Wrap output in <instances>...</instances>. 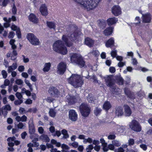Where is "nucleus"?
Here are the masks:
<instances>
[{
	"instance_id": "f257e3e1",
	"label": "nucleus",
	"mask_w": 152,
	"mask_h": 152,
	"mask_svg": "<svg viewBox=\"0 0 152 152\" xmlns=\"http://www.w3.org/2000/svg\"><path fill=\"white\" fill-rule=\"evenodd\" d=\"M53 50L62 55H65L67 53V49L61 40L56 41L53 45Z\"/></svg>"
},
{
	"instance_id": "f03ea898",
	"label": "nucleus",
	"mask_w": 152,
	"mask_h": 152,
	"mask_svg": "<svg viewBox=\"0 0 152 152\" xmlns=\"http://www.w3.org/2000/svg\"><path fill=\"white\" fill-rule=\"evenodd\" d=\"M69 82L75 88L81 86L84 83V80L80 75L72 74L68 79Z\"/></svg>"
},
{
	"instance_id": "7ed1b4c3",
	"label": "nucleus",
	"mask_w": 152,
	"mask_h": 152,
	"mask_svg": "<svg viewBox=\"0 0 152 152\" xmlns=\"http://www.w3.org/2000/svg\"><path fill=\"white\" fill-rule=\"evenodd\" d=\"M72 63L77 64L80 68H82L85 65V62L81 56L77 53H72L70 56Z\"/></svg>"
},
{
	"instance_id": "20e7f679",
	"label": "nucleus",
	"mask_w": 152,
	"mask_h": 152,
	"mask_svg": "<svg viewBox=\"0 0 152 152\" xmlns=\"http://www.w3.org/2000/svg\"><path fill=\"white\" fill-rule=\"evenodd\" d=\"M79 110L81 115L85 118L88 116L91 111V108L85 103H83L80 105Z\"/></svg>"
},
{
	"instance_id": "39448f33",
	"label": "nucleus",
	"mask_w": 152,
	"mask_h": 152,
	"mask_svg": "<svg viewBox=\"0 0 152 152\" xmlns=\"http://www.w3.org/2000/svg\"><path fill=\"white\" fill-rule=\"evenodd\" d=\"M26 38L32 45H38L40 43L39 39L33 33H28L26 35Z\"/></svg>"
},
{
	"instance_id": "423d86ee",
	"label": "nucleus",
	"mask_w": 152,
	"mask_h": 152,
	"mask_svg": "<svg viewBox=\"0 0 152 152\" xmlns=\"http://www.w3.org/2000/svg\"><path fill=\"white\" fill-rule=\"evenodd\" d=\"M129 126L130 128L135 132H140L141 130V126L139 123L136 120H133Z\"/></svg>"
},
{
	"instance_id": "0eeeda50",
	"label": "nucleus",
	"mask_w": 152,
	"mask_h": 152,
	"mask_svg": "<svg viewBox=\"0 0 152 152\" xmlns=\"http://www.w3.org/2000/svg\"><path fill=\"white\" fill-rule=\"evenodd\" d=\"M11 107L9 104H6L2 108H0V115H3L4 118L7 116L8 113L7 111H10Z\"/></svg>"
},
{
	"instance_id": "6e6552de",
	"label": "nucleus",
	"mask_w": 152,
	"mask_h": 152,
	"mask_svg": "<svg viewBox=\"0 0 152 152\" xmlns=\"http://www.w3.org/2000/svg\"><path fill=\"white\" fill-rule=\"evenodd\" d=\"M58 71L61 75H63L66 71V63L61 62L58 66Z\"/></svg>"
},
{
	"instance_id": "1a4fd4ad",
	"label": "nucleus",
	"mask_w": 152,
	"mask_h": 152,
	"mask_svg": "<svg viewBox=\"0 0 152 152\" xmlns=\"http://www.w3.org/2000/svg\"><path fill=\"white\" fill-rule=\"evenodd\" d=\"M48 93L53 97H58L59 92L58 90L55 87H50L49 89Z\"/></svg>"
},
{
	"instance_id": "9d476101",
	"label": "nucleus",
	"mask_w": 152,
	"mask_h": 152,
	"mask_svg": "<svg viewBox=\"0 0 152 152\" xmlns=\"http://www.w3.org/2000/svg\"><path fill=\"white\" fill-rule=\"evenodd\" d=\"M69 119L72 121H75L77 119V115L74 110H71L69 111Z\"/></svg>"
},
{
	"instance_id": "9b49d317",
	"label": "nucleus",
	"mask_w": 152,
	"mask_h": 152,
	"mask_svg": "<svg viewBox=\"0 0 152 152\" xmlns=\"http://www.w3.org/2000/svg\"><path fill=\"white\" fill-rule=\"evenodd\" d=\"M142 22L145 23H149L151 22V15L149 12L144 14H142Z\"/></svg>"
},
{
	"instance_id": "f8f14e48",
	"label": "nucleus",
	"mask_w": 152,
	"mask_h": 152,
	"mask_svg": "<svg viewBox=\"0 0 152 152\" xmlns=\"http://www.w3.org/2000/svg\"><path fill=\"white\" fill-rule=\"evenodd\" d=\"M112 12L115 16H117L121 13V8L118 6L115 5L112 8Z\"/></svg>"
},
{
	"instance_id": "ddd939ff",
	"label": "nucleus",
	"mask_w": 152,
	"mask_h": 152,
	"mask_svg": "<svg viewBox=\"0 0 152 152\" xmlns=\"http://www.w3.org/2000/svg\"><path fill=\"white\" fill-rule=\"evenodd\" d=\"M28 20L31 22L37 24L39 22V19L36 15L33 13H30L28 17Z\"/></svg>"
},
{
	"instance_id": "4468645a",
	"label": "nucleus",
	"mask_w": 152,
	"mask_h": 152,
	"mask_svg": "<svg viewBox=\"0 0 152 152\" xmlns=\"http://www.w3.org/2000/svg\"><path fill=\"white\" fill-rule=\"evenodd\" d=\"M35 127L33 124H31L29 126V132L30 134V138L32 139L33 138V136L35 135L38 137V135L37 134L35 133Z\"/></svg>"
},
{
	"instance_id": "2eb2a0df",
	"label": "nucleus",
	"mask_w": 152,
	"mask_h": 152,
	"mask_svg": "<svg viewBox=\"0 0 152 152\" xmlns=\"http://www.w3.org/2000/svg\"><path fill=\"white\" fill-rule=\"evenodd\" d=\"M124 115L125 116L129 117L132 115V112L130 107L127 104H125L124 105Z\"/></svg>"
},
{
	"instance_id": "dca6fc26",
	"label": "nucleus",
	"mask_w": 152,
	"mask_h": 152,
	"mask_svg": "<svg viewBox=\"0 0 152 152\" xmlns=\"http://www.w3.org/2000/svg\"><path fill=\"white\" fill-rule=\"evenodd\" d=\"M114 29V27L111 26L107 27L103 31L104 34L105 36H110L113 33Z\"/></svg>"
},
{
	"instance_id": "f3484780",
	"label": "nucleus",
	"mask_w": 152,
	"mask_h": 152,
	"mask_svg": "<svg viewBox=\"0 0 152 152\" xmlns=\"http://www.w3.org/2000/svg\"><path fill=\"white\" fill-rule=\"evenodd\" d=\"M62 41H63L66 45V46L70 47L73 45V43L69 41L68 36L65 35H63L62 37Z\"/></svg>"
},
{
	"instance_id": "a211bd4d",
	"label": "nucleus",
	"mask_w": 152,
	"mask_h": 152,
	"mask_svg": "<svg viewBox=\"0 0 152 152\" xmlns=\"http://www.w3.org/2000/svg\"><path fill=\"white\" fill-rule=\"evenodd\" d=\"M40 11L42 15L46 16L48 15V9L45 4H43L40 8Z\"/></svg>"
},
{
	"instance_id": "6ab92c4d",
	"label": "nucleus",
	"mask_w": 152,
	"mask_h": 152,
	"mask_svg": "<svg viewBox=\"0 0 152 152\" xmlns=\"http://www.w3.org/2000/svg\"><path fill=\"white\" fill-rule=\"evenodd\" d=\"M124 92L129 98L132 99H134L135 98L134 94L127 88H124Z\"/></svg>"
},
{
	"instance_id": "aec40b11",
	"label": "nucleus",
	"mask_w": 152,
	"mask_h": 152,
	"mask_svg": "<svg viewBox=\"0 0 152 152\" xmlns=\"http://www.w3.org/2000/svg\"><path fill=\"white\" fill-rule=\"evenodd\" d=\"M111 76V75H109L107 78L105 79V82L107 84V85L108 87H112L114 85V83Z\"/></svg>"
},
{
	"instance_id": "412c9836",
	"label": "nucleus",
	"mask_w": 152,
	"mask_h": 152,
	"mask_svg": "<svg viewBox=\"0 0 152 152\" xmlns=\"http://www.w3.org/2000/svg\"><path fill=\"white\" fill-rule=\"evenodd\" d=\"M114 38L112 37L106 41L105 43V46L107 48L111 47L114 45Z\"/></svg>"
},
{
	"instance_id": "4be33fe9",
	"label": "nucleus",
	"mask_w": 152,
	"mask_h": 152,
	"mask_svg": "<svg viewBox=\"0 0 152 152\" xmlns=\"http://www.w3.org/2000/svg\"><path fill=\"white\" fill-rule=\"evenodd\" d=\"M117 21V18L115 17L110 18L107 20V24L109 26L112 25L116 23Z\"/></svg>"
},
{
	"instance_id": "5701e85b",
	"label": "nucleus",
	"mask_w": 152,
	"mask_h": 152,
	"mask_svg": "<svg viewBox=\"0 0 152 152\" xmlns=\"http://www.w3.org/2000/svg\"><path fill=\"white\" fill-rule=\"evenodd\" d=\"M94 41L89 37H86L85 39V44L90 47H92L94 45Z\"/></svg>"
},
{
	"instance_id": "b1692460",
	"label": "nucleus",
	"mask_w": 152,
	"mask_h": 152,
	"mask_svg": "<svg viewBox=\"0 0 152 152\" xmlns=\"http://www.w3.org/2000/svg\"><path fill=\"white\" fill-rule=\"evenodd\" d=\"M98 21V26L102 29H104L106 27L107 22L104 19H99Z\"/></svg>"
},
{
	"instance_id": "393cba45",
	"label": "nucleus",
	"mask_w": 152,
	"mask_h": 152,
	"mask_svg": "<svg viewBox=\"0 0 152 152\" xmlns=\"http://www.w3.org/2000/svg\"><path fill=\"white\" fill-rule=\"evenodd\" d=\"M115 113L118 116H122L124 114L122 107L119 106L115 107Z\"/></svg>"
},
{
	"instance_id": "a878e982",
	"label": "nucleus",
	"mask_w": 152,
	"mask_h": 152,
	"mask_svg": "<svg viewBox=\"0 0 152 152\" xmlns=\"http://www.w3.org/2000/svg\"><path fill=\"white\" fill-rule=\"evenodd\" d=\"M115 80L119 85H123L124 84V80L121 75L115 77Z\"/></svg>"
},
{
	"instance_id": "bb28decb",
	"label": "nucleus",
	"mask_w": 152,
	"mask_h": 152,
	"mask_svg": "<svg viewBox=\"0 0 152 152\" xmlns=\"http://www.w3.org/2000/svg\"><path fill=\"white\" fill-rule=\"evenodd\" d=\"M111 107L110 102L108 101H105L103 106V109L106 111H108Z\"/></svg>"
},
{
	"instance_id": "cd10ccee",
	"label": "nucleus",
	"mask_w": 152,
	"mask_h": 152,
	"mask_svg": "<svg viewBox=\"0 0 152 152\" xmlns=\"http://www.w3.org/2000/svg\"><path fill=\"white\" fill-rule=\"evenodd\" d=\"M39 139L43 142H49L50 140L49 138L47 135L45 134H42L39 137Z\"/></svg>"
},
{
	"instance_id": "c85d7f7f",
	"label": "nucleus",
	"mask_w": 152,
	"mask_h": 152,
	"mask_svg": "<svg viewBox=\"0 0 152 152\" xmlns=\"http://www.w3.org/2000/svg\"><path fill=\"white\" fill-rule=\"evenodd\" d=\"M17 67V65L16 63H13L12 66L8 67V72L9 73L11 72L12 71L15 69Z\"/></svg>"
},
{
	"instance_id": "c756f323",
	"label": "nucleus",
	"mask_w": 152,
	"mask_h": 152,
	"mask_svg": "<svg viewBox=\"0 0 152 152\" xmlns=\"http://www.w3.org/2000/svg\"><path fill=\"white\" fill-rule=\"evenodd\" d=\"M51 66V64L50 62L45 63L43 71L44 72H48L50 70Z\"/></svg>"
},
{
	"instance_id": "7c9ffc66",
	"label": "nucleus",
	"mask_w": 152,
	"mask_h": 152,
	"mask_svg": "<svg viewBox=\"0 0 152 152\" xmlns=\"http://www.w3.org/2000/svg\"><path fill=\"white\" fill-rule=\"evenodd\" d=\"M46 24L47 26L50 29H55L56 26L54 22L51 21H47Z\"/></svg>"
},
{
	"instance_id": "2f4dec72",
	"label": "nucleus",
	"mask_w": 152,
	"mask_h": 152,
	"mask_svg": "<svg viewBox=\"0 0 152 152\" xmlns=\"http://www.w3.org/2000/svg\"><path fill=\"white\" fill-rule=\"evenodd\" d=\"M102 111V110L101 108L96 107L94 110V114L97 116L100 115Z\"/></svg>"
},
{
	"instance_id": "473e14b6",
	"label": "nucleus",
	"mask_w": 152,
	"mask_h": 152,
	"mask_svg": "<svg viewBox=\"0 0 152 152\" xmlns=\"http://www.w3.org/2000/svg\"><path fill=\"white\" fill-rule=\"evenodd\" d=\"M76 100V99L75 97H71L68 100L69 103L70 105H73L75 104Z\"/></svg>"
},
{
	"instance_id": "72a5a7b5",
	"label": "nucleus",
	"mask_w": 152,
	"mask_h": 152,
	"mask_svg": "<svg viewBox=\"0 0 152 152\" xmlns=\"http://www.w3.org/2000/svg\"><path fill=\"white\" fill-rule=\"evenodd\" d=\"M61 133L63 135L64 138L67 139L69 137V135L68 134L67 131L65 129L62 130Z\"/></svg>"
},
{
	"instance_id": "f704fd0d",
	"label": "nucleus",
	"mask_w": 152,
	"mask_h": 152,
	"mask_svg": "<svg viewBox=\"0 0 152 152\" xmlns=\"http://www.w3.org/2000/svg\"><path fill=\"white\" fill-rule=\"evenodd\" d=\"M49 114L51 117H54L56 116V113L53 109H50L49 111Z\"/></svg>"
},
{
	"instance_id": "c9c22d12",
	"label": "nucleus",
	"mask_w": 152,
	"mask_h": 152,
	"mask_svg": "<svg viewBox=\"0 0 152 152\" xmlns=\"http://www.w3.org/2000/svg\"><path fill=\"white\" fill-rule=\"evenodd\" d=\"M12 11L13 15H15L17 13V9L15 3H13V7L12 9Z\"/></svg>"
},
{
	"instance_id": "e433bc0d",
	"label": "nucleus",
	"mask_w": 152,
	"mask_h": 152,
	"mask_svg": "<svg viewBox=\"0 0 152 152\" xmlns=\"http://www.w3.org/2000/svg\"><path fill=\"white\" fill-rule=\"evenodd\" d=\"M16 34L18 39L21 38V33L19 28H18V30L16 31Z\"/></svg>"
},
{
	"instance_id": "4c0bfd02",
	"label": "nucleus",
	"mask_w": 152,
	"mask_h": 152,
	"mask_svg": "<svg viewBox=\"0 0 152 152\" xmlns=\"http://www.w3.org/2000/svg\"><path fill=\"white\" fill-rule=\"evenodd\" d=\"M73 36L75 40L78 41V38L79 36V33L77 31H74L73 32Z\"/></svg>"
},
{
	"instance_id": "58836bf2",
	"label": "nucleus",
	"mask_w": 152,
	"mask_h": 152,
	"mask_svg": "<svg viewBox=\"0 0 152 152\" xmlns=\"http://www.w3.org/2000/svg\"><path fill=\"white\" fill-rule=\"evenodd\" d=\"M92 139L90 137H88L87 139H85L83 140V142L84 143H86L87 142L91 143L92 142Z\"/></svg>"
},
{
	"instance_id": "ea45409f",
	"label": "nucleus",
	"mask_w": 152,
	"mask_h": 152,
	"mask_svg": "<svg viewBox=\"0 0 152 152\" xmlns=\"http://www.w3.org/2000/svg\"><path fill=\"white\" fill-rule=\"evenodd\" d=\"M1 74L4 78L6 79L7 78V74L5 70H2V71Z\"/></svg>"
},
{
	"instance_id": "a19ab883",
	"label": "nucleus",
	"mask_w": 152,
	"mask_h": 152,
	"mask_svg": "<svg viewBox=\"0 0 152 152\" xmlns=\"http://www.w3.org/2000/svg\"><path fill=\"white\" fill-rule=\"evenodd\" d=\"M23 100L21 99H19V100H16L14 102V104L15 105L20 104L23 103Z\"/></svg>"
},
{
	"instance_id": "79ce46f5",
	"label": "nucleus",
	"mask_w": 152,
	"mask_h": 152,
	"mask_svg": "<svg viewBox=\"0 0 152 152\" xmlns=\"http://www.w3.org/2000/svg\"><path fill=\"white\" fill-rule=\"evenodd\" d=\"M117 55V51L116 50H112L111 53V56L113 58H115L116 57Z\"/></svg>"
},
{
	"instance_id": "37998d69",
	"label": "nucleus",
	"mask_w": 152,
	"mask_h": 152,
	"mask_svg": "<svg viewBox=\"0 0 152 152\" xmlns=\"http://www.w3.org/2000/svg\"><path fill=\"white\" fill-rule=\"evenodd\" d=\"M9 2V0H3L2 2L1 3V6H2L4 7H5L7 6V4H8Z\"/></svg>"
},
{
	"instance_id": "c03bdc74",
	"label": "nucleus",
	"mask_w": 152,
	"mask_h": 152,
	"mask_svg": "<svg viewBox=\"0 0 152 152\" xmlns=\"http://www.w3.org/2000/svg\"><path fill=\"white\" fill-rule=\"evenodd\" d=\"M16 97L19 99H21L22 97L21 94L19 92H17L15 94Z\"/></svg>"
},
{
	"instance_id": "a18cd8bd",
	"label": "nucleus",
	"mask_w": 152,
	"mask_h": 152,
	"mask_svg": "<svg viewBox=\"0 0 152 152\" xmlns=\"http://www.w3.org/2000/svg\"><path fill=\"white\" fill-rule=\"evenodd\" d=\"M15 35V33L13 31H11L10 32L8 37L9 38H12L14 37Z\"/></svg>"
},
{
	"instance_id": "49530a36",
	"label": "nucleus",
	"mask_w": 152,
	"mask_h": 152,
	"mask_svg": "<svg viewBox=\"0 0 152 152\" xmlns=\"http://www.w3.org/2000/svg\"><path fill=\"white\" fill-rule=\"evenodd\" d=\"M116 69L115 67L110 66L109 68V71L110 72L113 73L115 72Z\"/></svg>"
},
{
	"instance_id": "de8ad7c7",
	"label": "nucleus",
	"mask_w": 152,
	"mask_h": 152,
	"mask_svg": "<svg viewBox=\"0 0 152 152\" xmlns=\"http://www.w3.org/2000/svg\"><path fill=\"white\" fill-rule=\"evenodd\" d=\"M113 144L114 146H115L116 147H118L120 145V144L119 143V142L116 140L113 141Z\"/></svg>"
},
{
	"instance_id": "09e8293b",
	"label": "nucleus",
	"mask_w": 152,
	"mask_h": 152,
	"mask_svg": "<svg viewBox=\"0 0 152 152\" xmlns=\"http://www.w3.org/2000/svg\"><path fill=\"white\" fill-rule=\"evenodd\" d=\"M129 145H133L134 143V141L133 139H130L129 140Z\"/></svg>"
},
{
	"instance_id": "8fccbe9b",
	"label": "nucleus",
	"mask_w": 152,
	"mask_h": 152,
	"mask_svg": "<svg viewBox=\"0 0 152 152\" xmlns=\"http://www.w3.org/2000/svg\"><path fill=\"white\" fill-rule=\"evenodd\" d=\"M24 126L22 122H20L17 125V127L19 129H23Z\"/></svg>"
},
{
	"instance_id": "3c124183",
	"label": "nucleus",
	"mask_w": 152,
	"mask_h": 152,
	"mask_svg": "<svg viewBox=\"0 0 152 152\" xmlns=\"http://www.w3.org/2000/svg\"><path fill=\"white\" fill-rule=\"evenodd\" d=\"M17 26L15 24H12L11 26V28L12 30L14 31H16L17 30H18V28Z\"/></svg>"
},
{
	"instance_id": "603ef678",
	"label": "nucleus",
	"mask_w": 152,
	"mask_h": 152,
	"mask_svg": "<svg viewBox=\"0 0 152 152\" xmlns=\"http://www.w3.org/2000/svg\"><path fill=\"white\" fill-rule=\"evenodd\" d=\"M140 147L144 151L146 150L147 148V145L145 144H142L140 145Z\"/></svg>"
},
{
	"instance_id": "864d4df0",
	"label": "nucleus",
	"mask_w": 152,
	"mask_h": 152,
	"mask_svg": "<svg viewBox=\"0 0 152 152\" xmlns=\"http://www.w3.org/2000/svg\"><path fill=\"white\" fill-rule=\"evenodd\" d=\"M116 136L114 134H110L108 137V138L109 140H113L115 138Z\"/></svg>"
},
{
	"instance_id": "5fc2aeb1",
	"label": "nucleus",
	"mask_w": 152,
	"mask_h": 152,
	"mask_svg": "<svg viewBox=\"0 0 152 152\" xmlns=\"http://www.w3.org/2000/svg\"><path fill=\"white\" fill-rule=\"evenodd\" d=\"M103 147V150L104 152H107L108 150V147H107V144L102 146Z\"/></svg>"
},
{
	"instance_id": "6e6d98bb",
	"label": "nucleus",
	"mask_w": 152,
	"mask_h": 152,
	"mask_svg": "<svg viewBox=\"0 0 152 152\" xmlns=\"http://www.w3.org/2000/svg\"><path fill=\"white\" fill-rule=\"evenodd\" d=\"M100 142L102 144V146L104 145H105L107 144V143L105 142V140L103 138H101L100 139Z\"/></svg>"
},
{
	"instance_id": "4d7b16f0",
	"label": "nucleus",
	"mask_w": 152,
	"mask_h": 152,
	"mask_svg": "<svg viewBox=\"0 0 152 152\" xmlns=\"http://www.w3.org/2000/svg\"><path fill=\"white\" fill-rule=\"evenodd\" d=\"M124 150L122 147L119 148L118 149H115V152H124Z\"/></svg>"
},
{
	"instance_id": "13d9d810",
	"label": "nucleus",
	"mask_w": 152,
	"mask_h": 152,
	"mask_svg": "<svg viewBox=\"0 0 152 152\" xmlns=\"http://www.w3.org/2000/svg\"><path fill=\"white\" fill-rule=\"evenodd\" d=\"M25 68L23 66H20L18 68V70L20 72H22L24 70Z\"/></svg>"
},
{
	"instance_id": "bf43d9fd",
	"label": "nucleus",
	"mask_w": 152,
	"mask_h": 152,
	"mask_svg": "<svg viewBox=\"0 0 152 152\" xmlns=\"http://www.w3.org/2000/svg\"><path fill=\"white\" fill-rule=\"evenodd\" d=\"M16 83L18 85H20L23 83V81L20 79H18L17 80L15 81Z\"/></svg>"
},
{
	"instance_id": "052dcab7",
	"label": "nucleus",
	"mask_w": 152,
	"mask_h": 152,
	"mask_svg": "<svg viewBox=\"0 0 152 152\" xmlns=\"http://www.w3.org/2000/svg\"><path fill=\"white\" fill-rule=\"evenodd\" d=\"M15 137L13 136L12 137H9L7 139V141L9 142H10L11 141H15Z\"/></svg>"
},
{
	"instance_id": "680f3d73",
	"label": "nucleus",
	"mask_w": 152,
	"mask_h": 152,
	"mask_svg": "<svg viewBox=\"0 0 152 152\" xmlns=\"http://www.w3.org/2000/svg\"><path fill=\"white\" fill-rule=\"evenodd\" d=\"M10 83V82L9 80L6 79L4 80V86H8L9 85Z\"/></svg>"
},
{
	"instance_id": "e2e57ef3",
	"label": "nucleus",
	"mask_w": 152,
	"mask_h": 152,
	"mask_svg": "<svg viewBox=\"0 0 152 152\" xmlns=\"http://www.w3.org/2000/svg\"><path fill=\"white\" fill-rule=\"evenodd\" d=\"M108 149L111 150H113L114 149L115 147L113 144H110L108 145Z\"/></svg>"
},
{
	"instance_id": "0e129e2a",
	"label": "nucleus",
	"mask_w": 152,
	"mask_h": 152,
	"mask_svg": "<svg viewBox=\"0 0 152 152\" xmlns=\"http://www.w3.org/2000/svg\"><path fill=\"white\" fill-rule=\"evenodd\" d=\"M125 63L120 61L118 63V65L119 67H122L125 65Z\"/></svg>"
},
{
	"instance_id": "69168bd1",
	"label": "nucleus",
	"mask_w": 152,
	"mask_h": 152,
	"mask_svg": "<svg viewBox=\"0 0 152 152\" xmlns=\"http://www.w3.org/2000/svg\"><path fill=\"white\" fill-rule=\"evenodd\" d=\"M94 147L92 145H88L86 148V150H89L91 151L93 149Z\"/></svg>"
},
{
	"instance_id": "338daca9",
	"label": "nucleus",
	"mask_w": 152,
	"mask_h": 152,
	"mask_svg": "<svg viewBox=\"0 0 152 152\" xmlns=\"http://www.w3.org/2000/svg\"><path fill=\"white\" fill-rule=\"evenodd\" d=\"M38 131L39 132L40 134H42L43 133L44 131V130L43 129L42 127H40L38 129Z\"/></svg>"
},
{
	"instance_id": "774afa93",
	"label": "nucleus",
	"mask_w": 152,
	"mask_h": 152,
	"mask_svg": "<svg viewBox=\"0 0 152 152\" xmlns=\"http://www.w3.org/2000/svg\"><path fill=\"white\" fill-rule=\"evenodd\" d=\"M72 145L74 148H77L78 145V143L76 142H74L72 143Z\"/></svg>"
}]
</instances>
